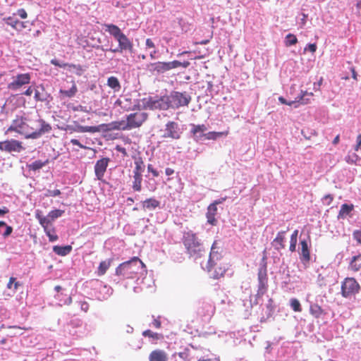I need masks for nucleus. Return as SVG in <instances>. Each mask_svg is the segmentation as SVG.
Here are the masks:
<instances>
[{
    "mask_svg": "<svg viewBox=\"0 0 361 361\" xmlns=\"http://www.w3.org/2000/svg\"><path fill=\"white\" fill-rule=\"evenodd\" d=\"M51 126L36 112H23L16 115L8 127V132H16L25 139L37 140L51 131Z\"/></svg>",
    "mask_w": 361,
    "mask_h": 361,
    "instance_id": "1",
    "label": "nucleus"
},
{
    "mask_svg": "<svg viewBox=\"0 0 361 361\" xmlns=\"http://www.w3.org/2000/svg\"><path fill=\"white\" fill-rule=\"evenodd\" d=\"M147 274L145 265L137 257L120 264L116 269V275L121 279H136L137 284L149 288L153 281Z\"/></svg>",
    "mask_w": 361,
    "mask_h": 361,
    "instance_id": "2",
    "label": "nucleus"
},
{
    "mask_svg": "<svg viewBox=\"0 0 361 361\" xmlns=\"http://www.w3.org/2000/svg\"><path fill=\"white\" fill-rule=\"evenodd\" d=\"M105 31L108 32L118 42V46L115 49L110 48L113 53H122L124 51L132 52L133 49V42L122 32L121 30L114 24H104Z\"/></svg>",
    "mask_w": 361,
    "mask_h": 361,
    "instance_id": "3",
    "label": "nucleus"
},
{
    "mask_svg": "<svg viewBox=\"0 0 361 361\" xmlns=\"http://www.w3.org/2000/svg\"><path fill=\"white\" fill-rule=\"evenodd\" d=\"M183 244L191 257L195 259L201 257L205 252L204 246L197 235L192 231L183 235Z\"/></svg>",
    "mask_w": 361,
    "mask_h": 361,
    "instance_id": "4",
    "label": "nucleus"
},
{
    "mask_svg": "<svg viewBox=\"0 0 361 361\" xmlns=\"http://www.w3.org/2000/svg\"><path fill=\"white\" fill-rule=\"evenodd\" d=\"M189 65L190 63L188 61L180 62L176 60L169 62L157 61L148 64L147 70L153 75H161L180 66L185 68H188Z\"/></svg>",
    "mask_w": 361,
    "mask_h": 361,
    "instance_id": "5",
    "label": "nucleus"
},
{
    "mask_svg": "<svg viewBox=\"0 0 361 361\" xmlns=\"http://www.w3.org/2000/svg\"><path fill=\"white\" fill-rule=\"evenodd\" d=\"M143 109L149 110H169V104L167 94L161 95L155 94L141 99Z\"/></svg>",
    "mask_w": 361,
    "mask_h": 361,
    "instance_id": "6",
    "label": "nucleus"
},
{
    "mask_svg": "<svg viewBox=\"0 0 361 361\" xmlns=\"http://www.w3.org/2000/svg\"><path fill=\"white\" fill-rule=\"evenodd\" d=\"M167 95L169 109L172 110L187 107L192 99L191 95L188 92L172 90Z\"/></svg>",
    "mask_w": 361,
    "mask_h": 361,
    "instance_id": "7",
    "label": "nucleus"
},
{
    "mask_svg": "<svg viewBox=\"0 0 361 361\" xmlns=\"http://www.w3.org/2000/svg\"><path fill=\"white\" fill-rule=\"evenodd\" d=\"M159 133L163 140H178L180 138L183 130L178 123L169 121L159 130Z\"/></svg>",
    "mask_w": 361,
    "mask_h": 361,
    "instance_id": "8",
    "label": "nucleus"
},
{
    "mask_svg": "<svg viewBox=\"0 0 361 361\" xmlns=\"http://www.w3.org/2000/svg\"><path fill=\"white\" fill-rule=\"evenodd\" d=\"M360 290V286L355 279L345 278L341 283V293L345 298H351Z\"/></svg>",
    "mask_w": 361,
    "mask_h": 361,
    "instance_id": "9",
    "label": "nucleus"
},
{
    "mask_svg": "<svg viewBox=\"0 0 361 361\" xmlns=\"http://www.w3.org/2000/svg\"><path fill=\"white\" fill-rule=\"evenodd\" d=\"M135 169L133 170V182L132 188L134 191L140 192L142 190V173L145 169V165L142 158L135 160Z\"/></svg>",
    "mask_w": 361,
    "mask_h": 361,
    "instance_id": "10",
    "label": "nucleus"
},
{
    "mask_svg": "<svg viewBox=\"0 0 361 361\" xmlns=\"http://www.w3.org/2000/svg\"><path fill=\"white\" fill-rule=\"evenodd\" d=\"M258 288L256 294V304L260 303L261 298L267 293L268 288V278L267 274V267L262 266L258 270Z\"/></svg>",
    "mask_w": 361,
    "mask_h": 361,
    "instance_id": "11",
    "label": "nucleus"
},
{
    "mask_svg": "<svg viewBox=\"0 0 361 361\" xmlns=\"http://www.w3.org/2000/svg\"><path fill=\"white\" fill-rule=\"evenodd\" d=\"M92 290L94 292L92 296L101 301L107 300L113 293L112 288L99 280L93 282Z\"/></svg>",
    "mask_w": 361,
    "mask_h": 361,
    "instance_id": "12",
    "label": "nucleus"
},
{
    "mask_svg": "<svg viewBox=\"0 0 361 361\" xmlns=\"http://www.w3.org/2000/svg\"><path fill=\"white\" fill-rule=\"evenodd\" d=\"M148 114L145 112H135L126 116V126L123 130H131L140 127L147 119Z\"/></svg>",
    "mask_w": 361,
    "mask_h": 361,
    "instance_id": "13",
    "label": "nucleus"
},
{
    "mask_svg": "<svg viewBox=\"0 0 361 361\" xmlns=\"http://www.w3.org/2000/svg\"><path fill=\"white\" fill-rule=\"evenodd\" d=\"M219 242L214 240L209 252V259L207 264V269L208 272L212 271L213 267L217 266V263L220 262L222 258V248L219 246Z\"/></svg>",
    "mask_w": 361,
    "mask_h": 361,
    "instance_id": "14",
    "label": "nucleus"
},
{
    "mask_svg": "<svg viewBox=\"0 0 361 361\" xmlns=\"http://www.w3.org/2000/svg\"><path fill=\"white\" fill-rule=\"evenodd\" d=\"M30 80V73L18 74L13 78V81L8 84V89L14 92L19 91L23 86L28 85Z\"/></svg>",
    "mask_w": 361,
    "mask_h": 361,
    "instance_id": "15",
    "label": "nucleus"
},
{
    "mask_svg": "<svg viewBox=\"0 0 361 361\" xmlns=\"http://www.w3.org/2000/svg\"><path fill=\"white\" fill-rule=\"evenodd\" d=\"M25 148L22 145V142L14 139L6 140L4 142H0V150L5 151L6 152H20L24 150Z\"/></svg>",
    "mask_w": 361,
    "mask_h": 361,
    "instance_id": "16",
    "label": "nucleus"
},
{
    "mask_svg": "<svg viewBox=\"0 0 361 361\" xmlns=\"http://www.w3.org/2000/svg\"><path fill=\"white\" fill-rule=\"evenodd\" d=\"M300 245V259L303 264L308 263L310 260V237L307 235L306 238L301 239Z\"/></svg>",
    "mask_w": 361,
    "mask_h": 361,
    "instance_id": "17",
    "label": "nucleus"
},
{
    "mask_svg": "<svg viewBox=\"0 0 361 361\" xmlns=\"http://www.w3.org/2000/svg\"><path fill=\"white\" fill-rule=\"evenodd\" d=\"M109 161L110 159L108 157H103L96 161L94 170L95 177L97 180L101 181L104 180V173L109 166Z\"/></svg>",
    "mask_w": 361,
    "mask_h": 361,
    "instance_id": "18",
    "label": "nucleus"
},
{
    "mask_svg": "<svg viewBox=\"0 0 361 361\" xmlns=\"http://www.w3.org/2000/svg\"><path fill=\"white\" fill-rule=\"evenodd\" d=\"M34 98L37 102H50L52 100V97L50 93H48L44 88L43 85H39L37 86V88L35 89V96Z\"/></svg>",
    "mask_w": 361,
    "mask_h": 361,
    "instance_id": "19",
    "label": "nucleus"
},
{
    "mask_svg": "<svg viewBox=\"0 0 361 361\" xmlns=\"http://www.w3.org/2000/svg\"><path fill=\"white\" fill-rule=\"evenodd\" d=\"M218 214V208L215 204L211 203L208 207L206 213L207 221L209 224L216 226L217 224V219L216 216Z\"/></svg>",
    "mask_w": 361,
    "mask_h": 361,
    "instance_id": "20",
    "label": "nucleus"
},
{
    "mask_svg": "<svg viewBox=\"0 0 361 361\" xmlns=\"http://www.w3.org/2000/svg\"><path fill=\"white\" fill-rule=\"evenodd\" d=\"M191 130L190 133L193 135L195 140L196 141L201 140L204 136L202 134H205L204 132L207 130V127L205 125H195L191 124Z\"/></svg>",
    "mask_w": 361,
    "mask_h": 361,
    "instance_id": "21",
    "label": "nucleus"
},
{
    "mask_svg": "<svg viewBox=\"0 0 361 361\" xmlns=\"http://www.w3.org/2000/svg\"><path fill=\"white\" fill-rule=\"evenodd\" d=\"M353 209H354L353 204H343L341 206V209H340V211H339L338 216H337L338 219H345L348 216L352 217L353 216L352 212L353 211Z\"/></svg>",
    "mask_w": 361,
    "mask_h": 361,
    "instance_id": "22",
    "label": "nucleus"
},
{
    "mask_svg": "<svg viewBox=\"0 0 361 361\" xmlns=\"http://www.w3.org/2000/svg\"><path fill=\"white\" fill-rule=\"evenodd\" d=\"M54 297L57 301V305L60 307L63 305H69L72 303L71 296L64 293V291L59 293H55Z\"/></svg>",
    "mask_w": 361,
    "mask_h": 361,
    "instance_id": "23",
    "label": "nucleus"
},
{
    "mask_svg": "<svg viewBox=\"0 0 361 361\" xmlns=\"http://www.w3.org/2000/svg\"><path fill=\"white\" fill-rule=\"evenodd\" d=\"M227 268L225 265H222L221 262L217 263V266L212 268V271L209 272L210 276L214 279H218L224 276Z\"/></svg>",
    "mask_w": 361,
    "mask_h": 361,
    "instance_id": "24",
    "label": "nucleus"
},
{
    "mask_svg": "<svg viewBox=\"0 0 361 361\" xmlns=\"http://www.w3.org/2000/svg\"><path fill=\"white\" fill-rule=\"evenodd\" d=\"M286 233V231H281L277 233L276 237L274 239L272 245L276 250H280L285 247L284 240Z\"/></svg>",
    "mask_w": 361,
    "mask_h": 361,
    "instance_id": "25",
    "label": "nucleus"
},
{
    "mask_svg": "<svg viewBox=\"0 0 361 361\" xmlns=\"http://www.w3.org/2000/svg\"><path fill=\"white\" fill-rule=\"evenodd\" d=\"M275 349L270 343H267V345L264 351V357L267 361H281L279 355H274Z\"/></svg>",
    "mask_w": 361,
    "mask_h": 361,
    "instance_id": "26",
    "label": "nucleus"
},
{
    "mask_svg": "<svg viewBox=\"0 0 361 361\" xmlns=\"http://www.w3.org/2000/svg\"><path fill=\"white\" fill-rule=\"evenodd\" d=\"M141 204L144 209L153 211L159 207L160 202L154 197H151L142 201Z\"/></svg>",
    "mask_w": 361,
    "mask_h": 361,
    "instance_id": "27",
    "label": "nucleus"
},
{
    "mask_svg": "<svg viewBox=\"0 0 361 361\" xmlns=\"http://www.w3.org/2000/svg\"><path fill=\"white\" fill-rule=\"evenodd\" d=\"M149 361H167V355L162 350H155L149 356Z\"/></svg>",
    "mask_w": 361,
    "mask_h": 361,
    "instance_id": "28",
    "label": "nucleus"
},
{
    "mask_svg": "<svg viewBox=\"0 0 361 361\" xmlns=\"http://www.w3.org/2000/svg\"><path fill=\"white\" fill-rule=\"evenodd\" d=\"M199 313L204 316H211L214 312V307L209 302H202V307L199 308Z\"/></svg>",
    "mask_w": 361,
    "mask_h": 361,
    "instance_id": "29",
    "label": "nucleus"
},
{
    "mask_svg": "<svg viewBox=\"0 0 361 361\" xmlns=\"http://www.w3.org/2000/svg\"><path fill=\"white\" fill-rule=\"evenodd\" d=\"M72 246L71 245H54L53 247V252L59 256H66L71 253L72 251Z\"/></svg>",
    "mask_w": 361,
    "mask_h": 361,
    "instance_id": "30",
    "label": "nucleus"
},
{
    "mask_svg": "<svg viewBox=\"0 0 361 361\" xmlns=\"http://www.w3.org/2000/svg\"><path fill=\"white\" fill-rule=\"evenodd\" d=\"M135 103L137 104L130 106V104H125L124 102H123V99H118L115 102V105L119 106L121 109H123L124 111H126L140 110L141 109L140 104H139V102H135Z\"/></svg>",
    "mask_w": 361,
    "mask_h": 361,
    "instance_id": "31",
    "label": "nucleus"
},
{
    "mask_svg": "<svg viewBox=\"0 0 361 361\" xmlns=\"http://www.w3.org/2000/svg\"><path fill=\"white\" fill-rule=\"evenodd\" d=\"M313 96L312 92H307V91L301 90L300 93L295 97V100L297 103L302 104H306L309 103L310 98Z\"/></svg>",
    "mask_w": 361,
    "mask_h": 361,
    "instance_id": "32",
    "label": "nucleus"
},
{
    "mask_svg": "<svg viewBox=\"0 0 361 361\" xmlns=\"http://www.w3.org/2000/svg\"><path fill=\"white\" fill-rule=\"evenodd\" d=\"M173 357H174L175 361H190V350L188 348H185L182 351L175 353L173 355Z\"/></svg>",
    "mask_w": 361,
    "mask_h": 361,
    "instance_id": "33",
    "label": "nucleus"
},
{
    "mask_svg": "<svg viewBox=\"0 0 361 361\" xmlns=\"http://www.w3.org/2000/svg\"><path fill=\"white\" fill-rule=\"evenodd\" d=\"M349 269L353 271H358L361 269V255L353 256L349 264Z\"/></svg>",
    "mask_w": 361,
    "mask_h": 361,
    "instance_id": "34",
    "label": "nucleus"
},
{
    "mask_svg": "<svg viewBox=\"0 0 361 361\" xmlns=\"http://www.w3.org/2000/svg\"><path fill=\"white\" fill-rule=\"evenodd\" d=\"M106 85L111 88L114 92H118L121 88V83L118 79L115 76L109 77L107 79Z\"/></svg>",
    "mask_w": 361,
    "mask_h": 361,
    "instance_id": "35",
    "label": "nucleus"
},
{
    "mask_svg": "<svg viewBox=\"0 0 361 361\" xmlns=\"http://www.w3.org/2000/svg\"><path fill=\"white\" fill-rule=\"evenodd\" d=\"M67 70L78 76L82 75L86 71V68L80 64L68 63Z\"/></svg>",
    "mask_w": 361,
    "mask_h": 361,
    "instance_id": "36",
    "label": "nucleus"
},
{
    "mask_svg": "<svg viewBox=\"0 0 361 361\" xmlns=\"http://www.w3.org/2000/svg\"><path fill=\"white\" fill-rule=\"evenodd\" d=\"M74 131L77 133H97L99 131L98 126H84L81 125H77L74 128Z\"/></svg>",
    "mask_w": 361,
    "mask_h": 361,
    "instance_id": "37",
    "label": "nucleus"
},
{
    "mask_svg": "<svg viewBox=\"0 0 361 361\" xmlns=\"http://www.w3.org/2000/svg\"><path fill=\"white\" fill-rule=\"evenodd\" d=\"M111 263V259L101 262L98 267L97 271V276H101L104 275L106 274V271L110 267Z\"/></svg>",
    "mask_w": 361,
    "mask_h": 361,
    "instance_id": "38",
    "label": "nucleus"
},
{
    "mask_svg": "<svg viewBox=\"0 0 361 361\" xmlns=\"http://www.w3.org/2000/svg\"><path fill=\"white\" fill-rule=\"evenodd\" d=\"M3 20L7 25L11 26L12 28H13L16 31L18 30L20 20L16 18V16H14V14H13L11 16L4 18L3 19Z\"/></svg>",
    "mask_w": 361,
    "mask_h": 361,
    "instance_id": "39",
    "label": "nucleus"
},
{
    "mask_svg": "<svg viewBox=\"0 0 361 361\" xmlns=\"http://www.w3.org/2000/svg\"><path fill=\"white\" fill-rule=\"evenodd\" d=\"M310 312L314 317L319 318L324 314V310L319 305L312 303L310 307Z\"/></svg>",
    "mask_w": 361,
    "mask_h": 361,
    "instance_id": "40",
    "label": "nucleus"
},
{
    "mask_svg": "<svg viewBox=\"0 0 361 361\" xmlns=\"http://www.w3.org/2000/svg\"><path fill=\"white\" fill-rule=\"evenodd\" d=\"M47 163V161H42L41 160H36L31 164H27V167L30 171H37L44 167Z\"/></svg>",
    "mask_w": 361,
    "mask_h": 361,
    "instance_id": "41",
    "label": "nucleus"
},
{
    "mask_svg": "<svg viewBox=\"0 0 361 361\" xmlns=\"http://www.w3.org/2000/svg\"><path fill=\"white\" fill-rule=\"evenodd\" d=\"M227 135V133L224 132H214L211 131L205 134H202L204 137L207 140H215L219 137H221L223 135Z\"/></svg>",
    "mask_w": 361,
    "mask_h": 361,
    "instance_id": "42",
    "label": "nucleus"
},
{
    "mask_svg": "<svg viewBox=\"0 0 361 361\" xmlns=\"http://www.w3.org/2000/svg\"><path fill=\"white\" fill-rule=\"evenodd\" d=\"M298 235V231L295 230L290 236L289 250L292 252L296 250Z\"/></svg>",
    "mask_w": 361,
    "mask_h": 361,
    "instance_id": "43",
    "label": "nucleus"
},
{
    "mask_svg": "<svg viewBox=\"0 0 361 361\" xmlns=\"http://www.w3.org/2000/svg\"><path fill=\"white\" fill-rule=\"evenodd\" d=\"M298 42V39L293 34L289 33L286 36L285 44L286 47L295 45Z\"/></svg>",
    "mask_w": 361,
    "mask_h": 361,
    "instance_id": "44",
    "label": "nucleus"
},
{
    "mask_svg": "<svg viewBox=\"0 0 361 361\" xmlns=\"http://www.w3.org/2000/svg\"><path fill=\"white\" fill-rule=\"evenodd\" d=\"M64 210L61 209H54L49 212L48 216L51 221L55 220L57 218L61 217L64 214Z\"/></svg>",
    "mask_w": 361,
    "mask_h": 361,
    "instance_id": "45",
    "label": "nucleus"
},
{
    "mask_svg": "<svg viewBox=\"0 0 361 361\" xmlns=\"http://www.w3.org/2000/svg\"><path fill=\"white\" fill-rule=\"evenodd\" d=\"M44 231L46 235L48 236L49 240L50 242H55L58 240V238H59L58 235L54 234V233H55L54 228L49 229V228H45V229Z\"/></svg>",
    "mask_w": 361,
    "mask_h": 361,
    "instance_id": "46",
    "label": "nucleus"
},
{
    "mask_svg": "<svg viewBox=\"0 0 361 361\" xmlns=\"http://www.w3.org/2000/svg\"><path fill=\"white\" fill-rule=\"evenodd\" d=\"M290 305L293 311L300 312L302 310L300 301L296 298H291L290 300Z\"/></svg>",
    "mask_w": 361,
    "mask_h": 361,
    "instance_id": "47",
    "label": "nucleus"
},
{
    "mask_svg": "<svg viewBox=\"0 0 361 361\" xmlns=\"http://www.w3.org/2000/svg\"><path fill=\"white\" fill-rule=\"evenodd\" d=\"M308 15L304 13H301L298 17H297L298 23L300 28H303L307 23Z\"/></svg>",
    "mask_w": 361,
    "mask_h": 361,
    "instance_id": "48",
    "label": "nucleus"
},
{
    "mask_svg": "<svg viewBox=\"0 0 361 361\" xmlns=\"http://www.w3.org/2000/svg\"><path fill=\"white\" fill-rule=\"evenodd\" d=\"M177 20L183 32H187L190 30V25L185 20L182 18H178Z\"/></svg>",
    "mask_w": 361,
    "mask_h": 361,
    "instance_id": "49",
    "label": "nucleus"
},
{
    "mask_svg": "<svg viewBox=\"0 0 361 361\" xmlns=\"http://www.w3.org/2000/svg\"><path fill=\"white\" fill-rule=\"evenodd\" d=\"M345 160L348 164H357V161L360 160V157L355 153L349 154L345 157Z\"/></svg>",
    "mask_w": 361,
    "mask_h": 361,
    "instance_id": "50",
    "label": "nucleus"
},
{
    "mask_svg": "<svg viewBox=\"0 0 361 361\" xmlns=\"http://www.w3.org/2000/svg\"><path fill=\"white\" fill-rule=\"evenodd\" d=\"M77 92L76 86L74 85L73 87L68 90H60V92L64 95H66L68 97H73Z\"/></svg>",
    "mask_w": 361,
    "mask_h": 361,
    "instance_id": "51",
    "label": "nucleus"
},
{
    "mask_svg": "<svg viewBox=\"0 0 361 361\" xmlns=\"http://www.w3.org/2000/svg\"><path fill=\"white\" fill-rule=\"evenodd\" d=\"M146 187L149 191H154L157 189V182L153 178H149L146 181Z\"/></svg>",
    "mask_w": 361,
    "mask_h": 361,
    "instance_id": "52",
    "label": "nucleus"
},
{
    "mask_svg": "<svg viewBox=\"0 0 361 361\" xmlns=\"http://www.w3.org/2000/svg\"><path fill=\"white\" fill-rule=\"evenodd\" d=\"M51 222L48 215L47 216L40 217L39 220V223L43 227L44 230L45 228H48V225L51 224Z\"/></svg>",
    "mask_w": 361,
    "mask_h": 361,
    "instance_id": "53",
    "label": "nucleus"
},
{
    "mask_svg": "<svg viewBox=\"0 0 361 361\" xmlns=\"http://www.w3.org/2000/svg\"><path fill=\"white\" fill-rule=\"evenodd\" d=\"M123 102H124L125 104H130V106L137 104L135 102H139V104H140V101L139 99H133L130 97L128 96H125L123 98Z\"/></svg>",
    "mask_w": 361,
    "mask_h": 361,
    "instance_id": "54",
    "label": "nucleus"
},
{
    "mask_svg": "<svg viewBox=\"0 0 361 361\" xmlns=\"http://www.w3.org/2000/svg\"><path fill=\"white\" fill-rule=\"evenodd\" d=\"M142 336L145 337L152 338V339L158 338V334L152 331L151 330H145L142 332Z\"/></svg>",
    "mask_w": 361,
    "mask_h": 361,
    "instance_id": "55",
    "label": "nucleus"
},
{
    "mask_svg": "<svg viewBox=\"0 0 361 361\" xmlns=\"http://www.w3.org/2000/svg\"><path fill=\"white\" fill-rule=\"evenodd\" d=\"M334 200L332 195L328 194L324 196L322 199V204L324 205H330Z\"/></svg>",
    "mask_w": 361,
    "mask_h": 361,
    "instance_id": "56",
    "label": "nucleus"
},
{
    "mask_svg": "<svg viewBox=\"0 0 361 361\" xmlns=\"http://www.w3.org/2000/svg\"><path fill=\"white\" fill-rule=\"evenodd\" d=\"M61 191L58 189L47 190L44 194L46 197H56L61 195Z\"/></svg>",
    "mask_w": 361,
    "mask_h": 361,
    "instance_id": "57",
    "label": "nucleus"
},
{
    "mask_svg": "<svg viewBox=\"0 0 361 361\" xmlns=\"http://www.w3.org/2000/svg\"><path fill=\"white\" fill-rule=\"evenodd\" d=\"M51 63L55 66H58V67L63 68H66V69L68 68V63H66L63 62H61L56 59H51Z\"/></svg>",
    "mask_w": 361,
    "mask_h": 361,
    "instance_id": "58",
    "label": "nucleus"
},
{
    "mask_svg": "<svg viewBox=\"0 0 361 361\" xmlns=\"http://www.w3.org/2000/svg\"><path fill=\"white\" fill-rule=\"evenodd\" d=\"M267 312L266 314L269 317L271 314L274 307H273V300L271 298H268V303L266 305Z\"/></svg>",
    "mask_w": 361,
    "mask_h": 361,
    "instance_id": "59",
    "label": "nucleus"
},
{
    "mask_svg": "<svg viewBox=\"0 0 361 361\" xmlns=\"http://www.w3.org/2000/svg\"><path fill=\"white\" fill-rule=\"evenodd\" d=\"M14 16H18L22 19H25L27 17V13L24 8H19L13 13Z\"/></svg>",
    "mask_w": 361,
    "mask_h": 361,
    "instance_id": "60",
    "label": "nucleus"
},
{
    "mask_svg": "<svg viewBox=\"0 0 361 361\" xmlns=\"http://www.w3.org/2000/svg\"><path fill=\"white\" fill-rule=\"evenodd\" d=\"M353 236L357 242L361 245V228L357 230H355L353 233Z\"/></svg>",
    "mask_w": 361,
    "mask_h": 361,
    "instance_id": "61",
    "label": "nucleus"
},
{
    "mask_svg": "<svg viewBox=\"0 0 361 361\" xmlns=\"http://www.w3.org/2000/svg\"><path fill=\"white\" fill-rule=\"evenodd\" d=\"M317 44L315 43L314 44H307V46L305 47V49H304V51H309L312 53H314L316 51H317Z\"/></svg>",
    "mask_w": 361,
    "mask_h": 361,
    "instance_id": "62",
    "label": "nucleus"
},
{
    "mask_svg": "<svg viewBox=\"0 0 361 361\" xmlns=\"http://www.w3.org/2000/svg\"><path fill=\"white\" fill-rule=\"evenodd\" d=\"M147 171L149 173H152L154 177H158L160 175L159 172L155 169L152 164H148Z\"/></svg>",
    "mask_w": 361,
    "mask_h": 361,
    "instance_id": "63",
    "label": "nucleus"
},
{
    "mask_svg": "<svg viewBox=\"0 0 361 361\" xmlns=\"http://www.w3.org/2000/svg\"><path fill=\"white\" fill-rule=\"evenodd\" d=\"M78 305L82 311L87 312L89 310V304L86 301H79L78 302Z\"/></svg>",
    "mask_w": 361,
    "mask_h": 361,
    "instance_id": "64",
    "label": "nucleus"
}]
</instances>
